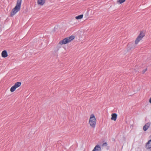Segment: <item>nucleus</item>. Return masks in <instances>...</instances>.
<instances>
[{
  "mask_svg": "<svg viewBox=\"0 0 151 151\" xmlns=\"http://www.w3.org/2000/svg\"><path fill=\"white\" fill-rule=\"evenodd\" d=\"M97 122V119L95 115L93 114H91L89 118L88 124L92 128H95L96 127Z\"/></svg>",
  "mask_w": 151,
  "mask_h": 151,
  "instance_id": "f257e3e1",
  "label": "nucleus"
},
{
  "mask_svg": "<svg viewBox=\"0 0 151 151\" xmlns=\"http://www.w3.org/2000/svg\"><path fill=\"white\" fill-rule=\"evenodd\" d=\"M22 3V0H17L16 6L13 8L10 13V16H13L20 10Z\"/></svg>",
  "mask_w": 151,
  "mask_h": 151,
  "instance_id": "f03ea898",
  "label": "nucleus"
},
{
  "mask_svg": "<svg viewBox=\"0 0 151 151\" xmlns=\"http://www.w3.org/2000/svg\"><path fill=\"white\" fill-rule=\"evenodd\" d=\"M75 38L74 36L72 35L66 37L63 40H60L59 42V44L62 45L69 43L72 41Z\"/></svg>",
  "mask_w": 151,
  "mask_h": 151,
  "instance_id": "7ed1b4c3",
  "label": "nucleus"
},
{
  "mask_svg": "<svg viewBox=\"0 0 151 151\" xmlns=\"http://www.w3.org/2000/svg\"><path fill=\"white\" fill-rule=\"evenodd\" d=\"M145 35V32L143 31H141L135 40V45H137Z\"/></svg>",
  "mask_w": 151,
  "mask_h": 151,
  "instance_id": "20e7f679",
  "label": "nucleus"
},
{
  "mask_svg": "<svg viewBox=\"0 0 151 151\" xmlns=\"http://www.w3.org/2000/svg\"><path fill=\"white\" fill-rule=\"evenodd\" d=\"M21 84V83L20 82H17L14 84V85L12 86L10 89V91L11 92H13L16 89L19 87Z\"/></svg>",
  "mask_w": 151,
  "mask_h": 151,
  "instance_id": "39448f33",
  "label": "nucleus"
},
{
  "mask_svg": "<svg viewBox=\"0 0 151 151\" xmlns=\"http://www.w3.org/2000/svg\"><path fill=\"white\" fill-rule=\"evenodd\" d=\"M151 124V123L148 122L146 123L143 127V129L145 131H146L149 127Z\"/></svg>",
  "mask_w": 151,
  "mask_h": 151,
  "instance_id": "423d86ee",
  "label": "nucleus"
},
{
  "mask_svg": "<svg viewBox=\"0 0 151 151\" xmlns=\"http://www.w3.org/2000/svg\"><path fill=\"white\" fill-rule=\"evenodd\" d=\"M111 119L112 120H114V121H115L117 118V115L116 113H113L111 114Z\"/></svg>",
  "mask_w": 151,
  "mask_h": 151,
  "instance_id": "0eeeda50",
  "label": "nucleus"
},
{
  "mask_svg": "<svg viewBox=\"0 0 151 151\" xmlns=\"http://www.w3.org/2000/svg\"><path fill=\"white\" fill-rule=\"evenodd\" d=\"M45 0H37V3L38 4L42 6L45 3Z\"/></svg>",
  "mask_w": 151,
  "mask_h": 151,
  "instance_id": "6e6552de",
  "label": "nucleus"
},
{
  "mask_svg": "<svg viewBox=\"0 0 151 151\" xmlns=\"http://www.w3.org/2000/svg\"><path fill=\"white\" fill-rule=\"evenodd\" d=\"M1 56L3 58H6L8 56V54L6 50L3 51L1 54Z\"/></svg>",
  "mask_w": 151,
  "mask_h": 151,
  "instance_id": "1a4fd4ad",
  "label": "nucleus"
},
{
  "mask_svg": "<svg viewBox=\"0 0 151 151\" xmlns=\"http://www.w3.org/2000/svg\"><path fill=\"white\" fill-rule=\"evenodd\" d=\"M101 148L99 145H97L96 146L92 151H101Z\"/></svg>",
  "mask_w": 151,
  "mask_h": 151,
  "instance_id": "9d476101",
  "label": "nucleus"
},
{
  "mask_svg": "<svg viewBox=\"0 0 151 151\" xmlns=\"http://www.w3.org/2000/svg\"><path fill=\"white\" fill-rule=\"evenodd\" d=\"M146 146L147 148L149 149L151 148V139L148 142L146 145Z\"/></svg>",
  "mask_w": 151,
  "mask_h": 151,
  "instance_id": "9b49d317",
  "label": "nucleus"
},
{
  "mask_svg": "<svg viewBox=\"0 0 151 151\" xmlns=\"http://www.w3.org/2000/svg\"><path fill=\"white\" fill-rule=\"evenodd\" d=\"M83 14H81L79 15L78 16H76L75 17V18L77 19H81L83 17Z\"/></svg>",
  "mask_w": 151,
  "mask_h": 151,
  "instance_id": "f8f14e48",
  "label": "nucleus"
},
{
  "mask_svg": "<svg viewBox=\"0 0 151 151\" xmlns=\"http://www.w3.org/2000/svg\"><path fill=\"white\" fill-rule=\"evenodd\" d=\"M126 0H119L117 1V2L119 4H121L124 2Z\"/></svg>",
  "mask_w": 151,
  "mask_h": 151,
  "instance_id": "ddd939ff",
  "label": "nucleus"
},
{
  "mask_svg": "<svg viewBox=\"0 0 151 151\" xmlns=\"http://www.w3.org/2000/svg\"><path fill=\"white\" fill-rule=\"evenodd\" d=\"M147 70V68H146L144 70H143L142 71V73H145V72Z\"/></svg>",
  "mask_w": 151,
  "mask_h": 151,
  "instance_id": "4468645a",
  "label": "nucleus"
},
{
  "mask_svg": "<svg viewBox=\"0 0 151 151\" xmlns=\"http://www.w3.org/2000/svg\"><path fill=\"white\" fill-rule=\"evenodd\" d=\"M107 145V144L106 142L104 143L103 144V146H106Z\"/></svg>",
  "mask_w": 151,
  "mask_h": 151,
  "instance_id": "2eb2a0df",
  "label": "nucleus"
},
{
  "mask_svg": "<svg viewBox=\"0 0 151 151\" xmlns=\"http://www.w3.org/2000/svg\"><path fill=\"white\" fill-rule=\"evenodd\" d=\"M149 102L150 104H151V97L149 99Z\"/></svg>",
  "mask_w": 151,
  "mask_h": 151,
  "instance_id": "dca6fc26",
  "label": "nucleus"
}]
</instances>
